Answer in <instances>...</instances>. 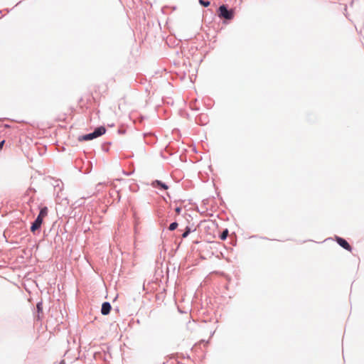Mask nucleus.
Returning <instances> with one entry per match:
<instances>
[{
    "label": "nucleus",
    "instance_id": "nucleus-1",
    "mask_svg": "<svg viewBox=\"0 0 364 364\" xmlns=\"http://www.w3.org/2000/svg\"><path fill=\"white\" fill-rule=\"evenodd\" d=\"M106 132V129L104 127H97L92 133L83 135L79 138L80 141H88L97 138L104 134Z\"/></svg>",
    "mask_w": 364,
    "mask_h": 364
},
{
    "label": "nucleus",
    "instance_id": "nucleus-2",
    "mask_svg": "<svg viewBox=\"0 0 364 364\" xmlns=\"http://www.w3.org/2000/svg\"><path fill=\"white\" fill-rule=\"evenodd\" d=\"M218 16L221 18L231 20L234 17V12L232 10H228L226 6L222 5L218 9Z\"/></svg>",
    "mask_w": 364,
    "mask_h": 364
},
{
    "label": "nucleus",
    "instance_id": "nucleus-3",
    "mask_svg": "<svg viewBox=\"0 0 364 364\" xmlns=\"http://www.w3.org/2000/svg\"><path fill=\"white\" fill-rule=\"evenodd\" d=\"M336 240L338 242V244L341 245L342 247H343L345 250L350 252L351 251V247L346 240L339 237H336Z\"/></svg>",
    "mask_w": 364,
    "mask_h": 364
},
{
    "label": "nucleus",
    "instance_id": "nucleus-4",
    "mask_svg": "<svg viewBox=\"0 0 364 364\" xmlns=\"http://www.w3.org/2000/svg\"><path fill=\"white\" fill-rule=\"evenodd\" d=\"M43 221V219L38 216L36 220L32 223L31 231L34 232L36 230H38L41 228Z\"/></svg>",
    "mask_w": 364,
    "mask_h": 364
},
{
    "label": "nucleus",
    "instance_id": "nucleus-5",
    "mask_svg": "<svg viewBox=\"0 0 364 364\" xmlns=\"http://www.w3.org/2000/svg\"><path fill=\"white\" fill-rule=\"evenodd\" d=\"M111 305L109 302H104L102 305L101 313L103 315H107L111 311Z\"/></svg>",
    "mask_w": 364,
    "mask_h": 364
},
{
    "label": "nucleus",
    "instance_id": "nucleus-6",
    "mask_svg": "<svg viewBox=\"0 0 364 364\" xmlns=\"http://www.w3.org/2000/svg\"><path fill=\"white\" fill-rule=\"evenodd\" d=\"M152 186L154 187H156V188H163L164 190H166L168 188V186L163 183L162 182L159 181H156L152 183Z\"/></svg>",
    "mask_w": 364,
    "mask_h": 364
},
{
    "label": "nucleus",
    "instance_id": "nucleus-7",
    "mask_svg": "<svg viewBox=\"0 0 364 364\" xmlns=\"http://www.w3.org/2000/svg\"><path fill=\"white\" fill-rule=\"evenodd\" d=\"M48 208L43 207L41 209L40 213L38 216L43 219L45 217H46L48 215Z\"/></svg>",
    "mask_w": 364,
    "mask_h": 364
},
{
    "label": "nucleus",
    "instance_id": "nucleus-8",
    "mask_svg": "<svg viewBox=\"0 0 364 364\" xmlns=\"http://www.w3.org/2000/svg\"><path fill=\"white\" fill-rule=\"evenodd\" d=\"M177 227H178V223H176V222H174V223H172L169 225L168 229H169L170 230H171V231H172V230H174L175 229H176V228H177Z\"/></svg>",
    "mask_w": 364,
    "mask_h": 364
},
{
    "label": "nucleus",
    "instance_id": "nucleus-9",
    "mask_svg": "<svg viewBox=\"0 0 364 364\" xmlns=\"http://www.w3.org/2000/svg\"><path fill=\"white\" fill-rule=\"evenodd\" d=\"M228 235V230H225V231L223 232V233L221 234L220 235V239L221 240H225L227 236Z\"/></svg>",
    "mask_w": 364,
    "mask_h": 364
},
{
    "label": "nucleus",
    "instance_id": "nucleus-10",
    "mask_svg": "<svg viewBox=\"0 0 364 364\" xmlns=\"http://www.w3.org/2000/svg\"><path fill=\"white\" fill-rule=\"evenodd\" d=\"M199 2L201 5H203V6H208L210 5V1H203V0H199Z\"/></svg>",
    "mask_w": 364,
    "mask_h": 364
},
{
    "label": "nucleus",
    "instance_id": "nucleus-11",
    "mask_svg": "<svg viewBox=\"0 0 364 364\" xmlns=\"http://www.w3.org/2000/svg\"><path fill=\"white\" fill-rule=\"evenodd\" d=\"M175 211L176 213L179 215L181 213V208L180 207H177L176 209H175Z\"/></svg>",
    "mask_w": 364,
    "mask_h": 364
},
{
    "label": "nucleus",
    "instance_id": "nucleus-12",
    "mask_svg": "<svg viewBox=\"0 0 364 364\" xmlns=\"http://www.w3.org/2000/svg\"><path fill=\"white\" fill-rule=\"evenodd\" d=\"M5 143V141L3 140L0 142V151L3 149L4 144Z\"/></svg>",
    "mask_w": 364,
    "mask_h": 364
},
{
    "label": "nucleus",
    "instance_id": "nucleus-13",
    "mask_svg": "<svg viewBox=\"0 0 364 364\" xmlns=\"http://www.w3.org/2000/svg\"><path fill=\"white\" fill-rule=\"evenodd\" d=\"M189 234V230L186 231L183 235H182V237H187V235Z\"/></svg>",
    "mask_w": 364,
    "mask_h": 364
},
{
    "label": "nucleus",
    "instance_id": "nucleus-14",
    "mask_svg": "<svg viewBox=\"0 0 364 364\" xmlns=\"http://www.w3.org/2000/svg\"><path fill=\"white\" fill-rule=\"evenodd\" d=\"M59 364H66V363H65V360H61V361L60 362V363H59Z\"/></svg>",
    "mask_w": 364,
    "mask_h": 364
},
{
    "label": "nucleus",
    "instance_id": "nucleus-15",
    "mask_svg": "<svg viewBox=\"0 0 364 364\" xmlns=\"http://www.w3.org/2000/svg\"><path fill=\"white\" fill-rule=\"evenodd\" d=\"M40 305H41L40 304H38V305H37V307L38 309H41Z\"/></svg>",
    "mask_w": 364,
    "mask_h": 364
}]
</instances>
